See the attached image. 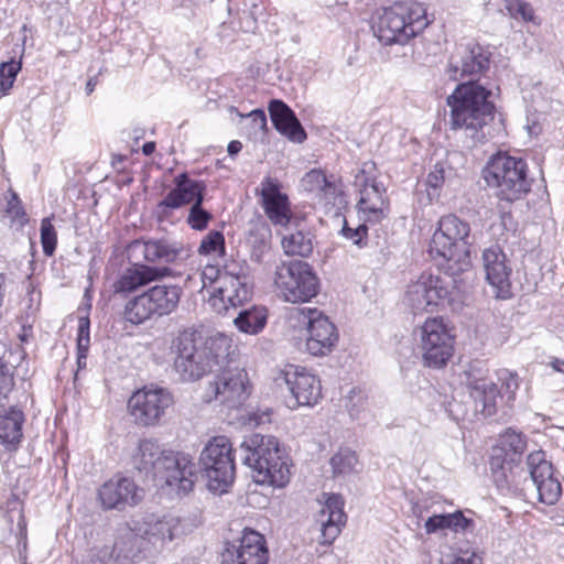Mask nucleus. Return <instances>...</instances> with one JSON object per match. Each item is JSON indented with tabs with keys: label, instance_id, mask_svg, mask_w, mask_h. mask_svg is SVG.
<instances>
[{
	"label": "nucleus",
	"instance_id": "1",
	"mask_svg": "<svg viewBox=\"0 0 564 564\" xmlns=\"http://www.w3.org/2000/svg\"><path fill=\"white\" fill-rule=\"evenodd\" d=\"M489 53L478 43L469 42L456 46L446 66L449 79L463 82L447 97L449 124L453 130L464 132L469 139L468 147L485 143V129L494 120L491 91L474 79L489 68Z\"/></svg>",
	"mask_w": 564,
	"mask_h": 564
},
{
	"label": "nucleus",
	"instance_id": "2",
	"mask_svg": "<svg viewBox=\"0 0 564 564\" xmlns=\"http://www.w3.org/2000/svg\"><path fill=\"white\" fill-rule=\"evenodd\" d=\"M232 341L225 334L203 340L193 329H183L172 339L173 367L183 381H196L228 362Z\"/></svg>",
	"mask_w": 564,
	"mask_h": 564
},
{
	"label": "nucleus",
	"instance_id": "3",
	"mask_svg": "<svg viewBox=\"0 0 564 564\" xmlns=\"http://www.w3.org/2000/svg\"><path fill=\"white\" fill-rule=\"evenodd\" d=\"M236 452L257 484L282 488L290 481L288 459L274 436L258 433L245 436Z\"/></svg>",
	"mask_w": 564,
	"mask_h": 564
},
{
	"label": "nucleus",
	"instance_id": "4",
	"mask_svg": "<svg viewBox=\"0 0 564 564\" xmlns=\"http://www.w3.org/2000/svg\"><path fill=\"white\" fill-rule=\"evenodd\" d=\"M470 226L449 214L438 221L431 241V253L443 259L440 263L449 274H462L470 269Z\"/></svg>",
	"mask_w": 564,
	"mask_h": 564
},
{
	"label": "nucleus",
	"instance_id": "5",
	"mask_svg": "<svg viewBox=\"0 0 564 564\" xmlns=\"http://www.w3.org/2000/svg\"><path fill=\"white\" fill-rule=\"evenodd\" d=\"M459 274L444 275L422 273L411 283L405 293V301L414 311H429L438 306L458 307L462 301Z\"/></svg>",
	"mask_w": 564,
	"mask_h": 564
},
{
	"label": "nucleus",
	"instance_id": "6",
	"mask_svg": "<svg viewBox=\"0 0 564 564\" xmlns=\"http://www.w3.org/2000/svg\"><path fill=\"white\" fill-rule=\"evenodd\" d=\"M175 187L156 205L155 215L159 220H165L173 209L192 204L187 216V224L195 230H204L213 218L212 214L203 208L205 185L200 181L192 180L183 173L175 177Z\"/></svg>",
	"mask_w": 564,
	"mask_h": 564
},
{
	"label": "nucleus",
	"instance_id": "7",
	"mask_svg": "<svg viewBox=\"0 0 564 564\" xmlns=\"http://www.w3.org/2000/svg\"><path fill=\"white\" fill-rule=\"evenodd\" d=\"M423 14V8L416 3L384 8L372 24L373 34L383 45L405 44L426 25Z\"/></svg>",
	"mask_w": 564,
	"mask_h": 564
},
{
	"label": "nucleus",
	"instance_id": "8",
	"mask_svg": "<svg viewBox=\"0 0 564 564\" xmlns=\"http://www.w3.org/2000/svg\"><path fill=\"white\" fill-rule=\"evenodd\" d=\"M524 160L498 154L492 158L484 171L489 187L496 188L499 199L512 203L521 199L531 188Z\"/></svg>",
	"mask_w": 564,
	"mask_h": 564
},
{
	"label": "nucleus",
	"instance_id": "9",
	"mask_svg": "<svg viewBox=\"0 0 564 564\" xmlns=\"http://www.w3.org/2000/svg\"><path fill=\"white\" fill-rule=\"evenodd\" d=\"M182 289L176 284H156L131 297L124 305L123 316L132 325L170 315L180 303Z\"/></svg>",
	"mask_w": 564,
	"mask_h": 564
},
{
	"label": "nucleus",
	"instance_id": "10",
	"mask_svg": "<svg viewBox=\"0 0 564 564\" xmlns=\"http://www.w3.org/2000/svg\"><path fill=\"white\" fill-rule=\"evenodd\" d=\"M274 285L284 301L304 303L315 297L319 281L312 267L304 261H289L276 265Z\"/></svg>",
	"mask_w": 564,
	"mask_h": 564
},
{
	"label": "nucleus",
	"instance_id": "11",
	"mask_svg": "<svg viewBox=\"0 0 564 564\" xmlns=\"http://www.w3.org/2000/svg\"><path fill=\"white\" fill-rule=\"evenodd\" d=\"M216 378L206 388V400H215L228 409H238L249 399L252 386L247 371L232 365L230 356L228 362L217 368Z\"/></svg>",
	"mask_w": 564,
	"mask_h": 564
},
{
	"label": "nucleus",
	"instance_id": "12",
	"mask_svg": "<svg viewBox=\"0 0 564 564\" xmlns=\"http://www.w3.org/2000/svg\"><path fill=\"white\" fill-rule=\"evenodd\" d=\"M235 458L232 445L224 435L213 437L200 454L207 478V487L212 492L223 494L235 479Z\"/></svg>",
	"mask_w": 564,
	"mask_h": 564
},
{
	"label": "nucleus",
	"instance_id": "13",
	"mask_svg": "<svg viewBox=\"0 0 564 564\" xmlns=\"http://www.w3.org/2000/svg\"><path fill=\"white\" fill-rule=\"evenodd\" d=\"M420 349L426 366L441 368L452 357L454 336L442 318H427L419 328Z\"/></svg>",
	"mask_w": 564,
	"mask_h": 564
},
{
	"label": "nucleus",
	"instance_id": "14",
	"mask_svg": "<svg viewBox=\"0 0 564 564\" xmlns=\"http://www.w3.org/2000/svg\"><path fill=\"white\" fill-rule=\"evenodd\" d=\"M173 403V395L166 389L145 387L130 397L128 409L138 425L154 426Z\"/></svg>",
	"mask_w": 564,
	"mask_h": 564
},
{
	"label": "nucleus",
	"instance_id": "15",
	"mask_svg": "<svg viewBox=\"0 0 564 564\" xmlns=\"http://www.w3.org/2000/svg\"><path fill=\"white\" fill-rule=\"evenodd\" d=\"M197 465L193 457L183 452L167 453L155 480L166 485L177 495H186L193 490L198 478Z\"/></svg>",
	"mask_w": 564,
	"mask_h": 564
},
{
	"label": "nucleus",
	"instance_id": "16",
	"mask_svg": "<svg viewBox=\"0 0 564 564\" xmlns=\"http://www.w3.org/2000/svg\"><path fill=\"white\" fill-rule=\"evenodd\" d=\"M464 376V382L474 400L475 412L485 417L494 415L499 390L494 380L489 378V370L479 362H473Z\"/></svg>",
	"mask_w": 564,
	"mask_h": 564
},
{
	"label": "nucleus",
	"instance_id": "17",
	"mask_svg": "<svg viewBox=\"0 0 564 564\" xmlns=\"http://www.w3.org/2000/svg\"><path fill=\"white\" fill-rule=\"evenodd\" d=\"M372 163H365L356 174L354 185L358 188L360 198L359 210L368 221H379L386 216L387 202L383 198L384 188L372 175Z\"/></svg>",
	"mask_w": 564,
	"mask_h": 564
},
{
	"label": "nucleus",
	"instance_id": "18",
	"mask_svg": "<svg viewBox=\"0 0 564 564\" xmlns=\"http://www.w3.org/2000/svg\"><path fill=\"white\" fill-rule=\"evenodd\" d=\"M300 314L307 323V351L312 356L329 354L338 340L335 325L316 308H302Z\"/></svg>",
	"mask_w": 564,
	"mask_h": 564
},
{
	"label": "nucleus",
	"instance_id": "19",
	"mask_svg": "<svg viewBox=\"0 0 564 564\" xmlns=\"http://www.w3.org/2000/svg\"><path fill=\"white\" fill-rule=\"evenodd\" d=\"M268 561L264 536L251 529H245L236 542L227 543L221 554V564H268Z\"/></svg>",
	"mask_w": 564,
	"mask_h": 564
},
{
	"label": "nucleus",
	"instance_id": "20",
	"mask_svg": "<svg viewBox=\"0 0 564 564\" xmlns=\"http://www.w3.org/2000/svg\"><path fill=\"white\" fill-rule=\"evenodd\" d=\"M527 468L530 482L538 491L539 501L545 505H554L562 495V486L553 475L552 464L546 460L543 451H535L527 458Z\"/></svg>",
	"mask_w": 564,
	"mask_h": 564
},
{
	"label": "nucleus",
	"instance_id": "21",
	"mask_svg": "<svg viewBox=\"0 0 564 564\" xmlns=\"http://www.w3.org/2000/svg\"><path fill=\"white\" fill-rule=\"evenodd\" d=\"M256 194L260 197V205L265 216L274 226L289 225L292 217L290 200L281 191V184L276 178L264 177L256 189Z\"/></svg>",
	"mask_w": 564,
	"mask_h": 564
},
{
	"label": "nucleus",
	"instance_id": "22",
	"mask_svg": "<svg viewBox=\"0 0 564 564\" xmlns=\"http://www.w3.org/2000/svg\"><path fill=\"white\" fill-rule=\"evenodd\" d=\"M482 265L486 280L494 289L495 296L499 299L510 297L512 268L506 253L498 245L490 246L484 250Z\"/></svg>",
	"mask_w": 564,
	"mask_h": 564
},
{
	"label": "nucleus",
	"instance_id": "23",
	"mask_svg": "<svg viewBox=\"0 0 564 564\" xmlns=\"http://www.w3.org/2000/svg\"><path fill=\"white\" fill-rule=\"evenodd\" d=\"M98 498L105 509L122 510L138 505L143 499V489L129 477L116 476L99 488Z\"/></svg>",
	"mask_w": 564,
	"mask_h": 564
},
{
	"label": "nucleus",
	"instance_id": "24",
	"mask_svg": "<svg viewBox=\"0 0 564 564\" xmlns=\"http://www.w3.org/2000/svg\"><path fill=\"white\" fill-rule=\"evenodd\" d=\"M214 305L219 300L224 304V310L238 307L251 299V288L246 275H237L229 272L219 274L215 281Z\"/></svg>",
	"mask_w": 564,
	"mask_h": 564
},
{
	"label": "nucleus",
	"instance_id": "25",
	"mask_svg": "<svg viewBox=\"0 0 564 564\" xmlns=\"http://www.w3.org/2000/svg\"><path fill=\"white\" fill-rule=\"evenodd\" d=\"M285 381L299 406H313L322 398L319 379L304 368L286 371Z\"/></svg>",
	"mask_w": 564,
	"mask_h": 564
},
{
	"label": "nucleus",
	"instance_id": "26",
	"mask_svg": "<svg viewBox=\"0 0 564 564\" xmlns=\"http://www.w3.org/2000/svg\"><path fill=\"white\" fill-rule=\"evenodd\" d=\"M171 272V269L167 267H152L134 263L132 267L126 269L115 283V292L121 294L133 293L152 282L169 276Z\"/></svg>",
	"mask_w": 564,
	"mask_h": 564
},
{
	"label": "nucleus",
	"instance_id": "27",
	"mask_svg": "<svg viewBox=\"0 0 564 564\" xmlns=\"http://www.w3.org/2000/svg\"><path fill=\"white\" fill-rule=\"evenodd\" d=\"M326 500L322 506L318 514L321 523L319 543L330 545L341 531V527L346 523V514L344 512V500L339 495H325Z\"/></svg>",
	"mask_w": 564,
	"mask_h": 564
},
{
	"label": "nucleus",
	"instance_id": "28",
	"mask_svg": "<svg viewBox=\"0 0 564 564\" xmlns=\"http://www.w3.org/2000/svg\"><path fill=\"white\" fill-rule=\"evenodd\" d=\"M170 452L156 440L143 438L139 441L132 453L131 463L137 470L151 475L155 479Z\"/></svg>",
	"mask_w": 564,
	"mask_h": 564
},
{
	"label": "nucleus",
	"instance_id": "29",
	"mask_svg": "<svg viewBox=\"0 0 564 564\" xmlns=\"http://www.w3.org/2000/svg\"><path fill=\"white\" fill-rule=\"evenodd\" d=\"M269 112L274 128L281 134L297 143H302L306 139V132L294 112L282 100L270 101Z\"/></svg>",
	"mask_w": 564,
	"mask_h": 564
},
{
	"label": "nucleus",
	"instance_id": "30",
	"mask_svg": "<svg viewBox=\"0 0 564 564\" xmlns=\"http://www.w3.org/2000/svg\"><path fill=\"white\" fill-rule=\"evenodd\" d=\"M135 522L138 523V531L143 534L147 544L171 541L177 529V521L173 517L156 518L151 514L142 520H135Z\"/></svg>",
	"mask_w": 564,
	"mask_h": 564
},
{
	"label": "nucleus",
	"instance_id": "31",
	"mask_svg": "<svg viewBox=\"0 0 564 564\" xmlns=\"http://www.w3.org/2000/svg\"><path fill=\"white\" fill-rule=\"evenodd\" d=\"M24 421V413L15 406L0 414V443L8 451L17 449L21 443Z\"/></svg>",
	"mask_w": 564,
	"mask_h": 564
},
{
	"label": "nucleus",
	"instance_id": "32",
	"mask_svg": "<svg viewBox=\"0 0 564 564\" xmlns=\"http://www.w3.org/2000/svg\"><path fill=\"white\" fill-rule=\"evenodd\" d=\"M132 523V527L122 530L115 543V550L118 551L119 555L134 561L139 554L145 550L147 542L143 534L138 531V523L135 520Z\"/></svg>",
	"mask_w": 564,
	"mask_h": 564
},
{
	"label": "nucleus",
	"instance_id": "33",
	"mask_svg": "<svg viewBox=\"0 0 564 564\" xmlns=\"http://www.w3.org/2000/svg\"><path fill=\"white\" fill-rule=\"evenodd\" d=\"M527 448V442L521 433L508 430L501 435L500 446L494 449L492 455L507 457L508 465H517Z\"/></svg>",
	"mask_w": 564,
	"mask_h": 564
},
{
	"label": "nucleus",
	"instance_id": "34",
	"mask_svg": "<svg viewBox=\"0 0 564 564\" xmlns=\"http://www.w3.org/2000/svg\"><path fill=\"white\" fill-rule=\"evenodd\" d=\"M471 524L473 520L464 517L462 511H455L430 517L425 521L424 528L426 533L431 534L444 529H451L455 532L466 531Z\"/></svg>",
	"mask_w": 564,
	"mask_h": 564
},
{
	"label": "nucleus",
	"instance_id": "35",
	"mask_svg": "<svg viewBox=\"0 0 564 564\" xmlns=\"http://www.w3.org/2000/svg\"><path fill=\"white\" fill-rule=\"evenodd\" d=\"M271 229L264 221L252 224L247 237V243L251 248V259L261 262L263 256L270 249Z\"/></svg>",
	"mask_w": 564,
	"mask_h": 564
},
{
	"label": "nucleus",
	"instance_id": "36",
	"mask_svg": "<svg viewBox=\"0 0 564 564\" xmlns=\"http://www.w3.org/2000/svg\"><path fill=\"white\" fill-rule=\"evenodd\" d=\"M267 317V310L264 307L253 306L240 311L234 323L240 332L254 335L264 328Z\"/></svg>",
	"mask_w": 564,
	"mask_h": 564
},
{
	"label": "nucleus",
	"instance_id": "37",
	"mask_svg": "<svg viewBox=\"0 0 564 564\" xmlns=\"http://www.w3.org/2000/svg\"><path fill=\"white\" fill-rule=\"evenodd\" d=\"M281 246L288 256L305 258L313 252L312 236L302 230L283 235Z\"/></svg>",
	"mask_w": 564,
	"mask_h": 564
},
{
	"label": "nucleus",
	"instance_id": "38",
	"mask_svg": "<svg viewBox=\"0 0 564 564\" xmlns=\"http://www.w3.org/2000/svg\"><path fill=\"white\" fill-rule=\"evenodd\" d=\"M514 465H508L507 457L492 455L490 458V469L494 481L500 490H510L514 480L512 469Z\"/></svg>",
	"mask_w": 564,
	"mask_h": 564
},
{
	"label": "nucleus",
	"instance_id": "39",
	"mask_svg": "<svg viewBox=\"0 0 564 564\" xmlns=\"http://www.w3.org/2000/svg\"><path fill=\"white\" fill-rule=\"evenodd\" d=\"M303 186L306 191L323 194L326 199L334 198L336 195V187L328 182L325 174L318 170H312L305 174L303 177Z\"/></svg>",
	"mask_w": 564,
	"mask_h": 564
},
{
	"label": "nucleus",
	"instance_id": "40",
	"mask_svg": "<svg viewBox=\"0 0 564 564\" xmlns=\"http://www.w3.org/2000/svg\"><path fill=\"white\" fill-rule=\"evenodd\" d=\"M358 458L349 448L339 449L332 458L330 465L336 476H345L356 471Z\"/></svg>",
	"mask_w": 564,
	"mask_h": 564
},
{
	"label": "nucleus",
	"instance_id": "41",
	"mask_svg": "<svg viewBox=\"0 0 564 564\" xmlns=\"http://www.w3.org/2000/svg\"><path fill=\"white\" fill-rule=\"evenodd\" d=\"M199 254L223 256L225 253V238L218 230L209 231L200 241Z\"/></svg>",
	"mask_w": 564,
	"mask_h": 564
},
{
	"label": "nucleus",
	"instance_id": "42",
	"mask_svg": "<svg viewBox=\"0 0 564 564\" xmlns=\"http://www.w3.org/2000/svg\"><path fill=\"white\" fill-rule=\"evenodd\" d=\"M129 257L139 259L142 257L147 262L158 261V240L133 241L128 249Z\"/></svg>",
	"mask_w": 564,
	"mask_h": 564
},
{
	"label": "nucleus",
	"instance_id": "43",
	"mask_svg": "<svg viewBox=\"0 0 564 564\" xmlns=\"http://www.w3.org/2000/svg\"><path fill=\"white\" fill-rule=\"evenodd\" d=\"M21 69V62L10 61L3 62L0 65V91L7 95L12 88L19 70Z\"/></svg>",
	"mask_w": 564,
	"mask_h": 564
},
{
	"label": "nucleus",
	"instance_id": "44",
	"mask_svg": "<svg viewBox=\"0 0 564 564\" xmlns=\"http://www.w3.org/2000/svg\"><path fill=\"white\" fill-rule=\"evenodd\" d=\"M41 242L43 252L52 256L56 249L57 237L50 218H44L41 223Z\"/></svg>",
	"mask_w": 564,
	"mask_h": 564
},
{
	"label": "nucleus",
	"instance_id": "45",
	"mask_svg": "<svg viewBox=\"0 0 564 564\" xmlns=\"http://www.w3.org/2000/svg\"><path fill=\"white\" fill-rule=\"evenodd\" d=\"M368 404L367 397L360 391L352 389L347 397L346 408L352 419H361L362 412L366 410Z\"/></svg>",
	"mask_w": 564,
	"mask_h": 564
},
{
	"label": "nucleus",
	"instance_id": "46",
	"mask_svg": "<svg viewBox=\"0 0 564 564\" xmlns=\"http://www.w3.org/2000/svg\"><path fill=\"white\" fill-rule=\"evenodd\" d=\"M182 251L181 243L158 240V261L173 262L181 256Z\"/></svg>",
	"mask_w": 564,
	"mask_h": 564
},
{
	"label": "nucleus",
	"instance_id": "47",
	"mask_svg": "<svg viewBox=\"0 0 564 564\" xmlns=\"http://www.w3.org/2000/svg\"><path fill=\"white\" fill-rule=\"evenodd\" d=\"M440 564H482V557L475 551H460L457 554L443 557Z\"/></svg>",
	"mask_w": 564,
	"mask_h": 564
},
{
	"label": "nucleus",
	"instance_id": "48",
	"mask_svg": "<svg viewBox=\"0 0 564 564\" xmlns=\"http://www.w3.org/2000/svg\"><path fill=\"white\" fill-rule=\"evenodd\" d=\"M451 169H446L444 163H436L433 170L427 175V185L433 188L441 187L444 184L445 180L451 174Z\"/></svg>",
	"mask_w": 564,
	"mask_h": 564
},
{
	"label": "nucleus",
	"instance_id": "49",
	"mask_svg": "<svg viewBox=\"0 0 564 564\" xmlns=\"http://www.w3.org/2000/svg\"><path fill=\"white\" fill-rule=\"evenodd\" d=\"M367 226L366 225H359L357 228L352 229L347 225V221L345 220L344 226L341 228V234L345 238L350 239L354 245L358 247H362L364 239L367 235Z\"/></svg>",
	"mask_w": 564,
	"mask_h": 564
},
{
	"label": "nucleus",
	"instance_id": "50",
	"mask_svg": "<svg viewBox=\"0 0 564 564\" xmlns=\"http://www.w3.org/2000/svg\"><path fill=\"white\" fill-rule=\"evenodd\" d=\"M7 213L13 218L17 219L20 224H24L26 221V214L21 206V202L15 193H10V198L7 203Z\"/></svg>",
	"mask_w": 564,
	"mask_h": 564
},
{
	"label": "nucleus",
	"instance_id": "51",
	"mask_svg": "<svg viewBox=\"0 0 564 564\" xmlns=\"http://www.w3.org/2000/svg\"><path fill=\"white\" fill-rule=\"evenodd\" d=\"M510 11L520 15L524 21H533L534 10L530 3L522 0H514L510 6Z\"/></svg>",
	"mask_w": 564,
	"mask_h": 564
},
{
	"label": "nucleus",
	"instance_id": "52",
	"mask_svg": "<svg viewBox=\"0 0 564 564\" xmlns=\"http://www.w3.org/2000/svg\"><path fill=\"white\" fill-rule=\"evenodd\" d=\"M250 119L251 126L254 131H264L267 129V117L262 109H254L247 115Z\"/></svg>",
	"mask_w": 564,
	"mask_h": 564
},
{
	"label": "nucleus",
	"instance_id": "53",
	"mask_svg": "<svg viewBox=\"0 0 564 564\" xmlns=\"http://www.w3.org/2000/svg\"><path fill=\"white\" fill-rule=\"evenodd\" d=\"M270 414L268 412H252L249 414V422L254 426H259L270 421Z\"/></svg>",
	"mask_w": 564,
	"mask_h": 564
},
{
	"label": "nucleus",
	"instance_id": "54",
	"mask_svg": "<svg viewBox=\"0 0 564 564\" xmlns=\"http://www.w3.org/2000/svg\"><path fill=\"white\" fill-rule=\"evenodd\" d=\"M89 318L88 317H80L78 322V332H77V338H89Z\"/></svg>",
	"mask_w": 564,
	"mask_h": 564
},
{
	"label": "nucleus",
	"instance_id": "55",
	"mask_svg": "<svg viewBox=\"0 0 564 564\" xmlns=\"http://www.w3.org/2000/svg\"><path fill=\"white\" fill-rule=\"evenodd\" d=\"M241 149H242L241 142L234 140V141L229 142L227 151H228L229 155L234 156V155L238 154L241 151Z\"/></svg>",
	"mask_w": 564,
	"mask_h": 564
},
{
	"label": "nucleus",
	"instance_id": "56",
	"mask_svg": "<svg viewBox=\"0 0 564 564\" xmlns=\"http://www.w3.org/2000/svg\"><path fill=\"white\" fill-rule=\"evenodd\" d=\"M90 339L77 338V351L80 354H87L89 348Z\"/></svg>",
	"mask_w": 564,
	"mask_h": 564
},
{
	"label": "nucleus",
	"instance_id": "57",
	"mask_svg": "<svg viewBox=\"0 0 564 564\" xmlns=\"http://www.w3.org/2000/svg\"><path fill=\"white\" fill-rule=\"evenodd\" d=\"M6 296V276L0 273V307L3 305Z\"/></svg>",
	"mask_w": 564,
	"mask_h": 564
},
{
	"label": "nucleus",
	"instance_id": "58",
	"mask_svg": "<svg viewBox=\"0 0 564 564\" xmlns=\"http://www.w3.org/2000/svg\"><path fill=\"white\" fill-rule=\"evenodd\" d=\"M155 150V143L154 142H147L142 147V152L145 155H151Z\"/></svg>",
	"mask_w": 564,
	"mask_h": 564
},
{
	"label": "nucleus",
	"instance_id": "59",
	"mask_svg": "<svg viewBox=\"0 0 564 564\" xmlns=\"http://www.w3.org/2000/svg\"><path fill=\"white\" fill-rule=\"evenodd\" d=\"M518 388V380L517 377L510 375V378L507 381V389L514 391Z\"/></svg>",
	"mask_w": 564,
	"mask_h": 564
},
{
	"label": "nucleus",
	"instance_id": "60",
	"mask_svg": "<svg viewBox=\"0 0 564 564\" xmlns=\"http://www.w3.org/2000/svg\"><path fill=\"white\" fill-rule=\"evenodd\" d=\"M552 368L558 372H564V361L563 360H558V359H555L554 361H552Z\"/></svg>",
	"mask_w": 564,
	"mask_h": 564
},
{
	"label": "nucleus",
	"instance_id": "61",
	"mask_svg": "<svg viewBox=\"0 0 564 564\" xmlns=\"http://www.w3.org/2000/svg\"><path fill=\"white\" fill-rule=\"evenodd\" d=\"M87 354H77V365L79 368H84L86 366Z\"/></svg>",
	"mask_w": 564,
	"mask_h": 564
},
{
	"label": "nucleus",
	"instance_id": "62",
	"mask_svg": "<svg viewBox=\"0 0 564 564\" xmlns=\"http://www.w3.org/2000/svg\"><path fill=\"white\" fill-rule=\"evenodd\" d=\"M96 86V80L94 78H90L86 84V93L90 95Z\"/></svg>",
	"mask_w": 564,
	"mask_h": 564
}]
</instances>
